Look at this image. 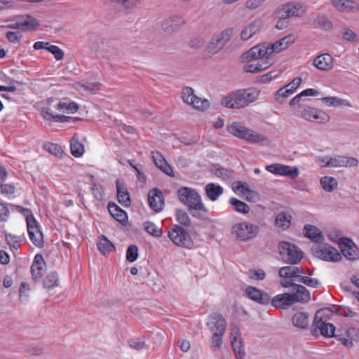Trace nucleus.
<instances>
[{"mask_svg": "<svg viewBox=\"0 0 359 359\" xmlns=\"http://www.w3.org/2000/svg\"><path fill=\"white\" fill-rule=\"evenodd\" d=\"M18 19L21 20L22 22L24 31L36 30L40 25L39 21L29 15H20L18 16Z\"/></svg>", "mask_w": 359, "mask_h": 359, "instance_id": "c9c22d12", "label": "nucleus"}, {"mask_svg": "<svg viewBox=\"0 0 359 359\" xmlns=\"http://www.w3.org/2000/svg\"><path fill=\"white\" fill-rule=\"evenodd\" d=\"M259 91L255 88L241 89L222 98V106L230 109H240L256 101Z\"/></svg>", "mask_w": 359, "mask_h": 359, "instance_id": "7ed1b4c3", "label": "nucleus"}, {"mask_svg": "<svg viewBox=\"0 0 359 359\" xmlns=\"http://www.w3.org/2000/svg\"><path fill=\"white\" fill-rule=\"evenodd\" d=\"M320 182L322 188L327 192L333 191L338 185L337 180L330 176L322 177Z\"/></svg>", "mask_w": 359, "mask_h": 359, "instance_id": "37998d69", "label": "nucleus"}, {"mask_svg": "<svg viewBox=\"0 0 359 359\" xmlns=\"http://www.w3.org/2000/svg\"><path fill=\"white\" fill-rule=\"evenodd\" d=\"M5 241L11 250L14 249L17 250L20 248L22 238L20 236L5 233Z\"/></svg>", "mask_w": 359, "mask_h": 359, "instance_id": "49530a36", "label": "nucleus"}, {"mask_svg": "<svg viewBox=\"0 0 359 359\" xmlns=\"http://www.w3.org/2000/svg\"><path fill=\"white\" fill-rule=\"evenodd\" d=\"M53 107L58 111L65 112L67 114H74L76 112L79 108V104L73 101H59L56 105H54Z\"/></svg>", "mask_w": 359, "mask_h": 359, "instance_id": "e433bc0d", "label": "nucleus"}, {"mask_svg": "<svg viewBox=\"0 0 359 359\" xmlns=\"http://www.w3.org/2000/svg\"><path fill=\"white\" fill-rule=\"evenodd\" d=\"M128 344L130 348L136 351L142 350L145 347V340L143 337L137 339H131L128 341Z\"/></svg>", "mask_w": 359, "mask_h": 359, "instance_id": "052dcab7", "label": "nucleus"}, {"mask_svg": "<svg viewBox=\"0 0 359 359\" xmlns=\"http://www.w3.org/2000/svg\"><path fill=\"white\" fill-rule=\"evenodd\" d=\"M233 32L232 27L222 31L217 36L213 38L208 46V50L211 53H217L230 39Z\"/></svg>", "mask_w": 359, "mask_h": 359, "instance_id": "f8f14e48", "label": "nucleus"}, {"mask_svg": "<svg viewBox=\"0 0 359 359\" xmlns=\"http://www.w3.org/2000/svg\"><path fill=\"white\" fill-rule=\"evenodd\" d=\"M151 158L155 165L169 176H174L172 167L166 162L164 157L158 151L151 152Z\"/></svg>", "mask_w": 359, "mask_h": 359, "instance_id": "c85d7f7f", "label": "nucleus"}, {"mask_svg": "<svg viewBox=\"0 0 359 359\" xmlns=\"http://www.w3.org/2000/svg\"><path fill=\"white\" fill-rule=\"evenodd\" d=\"M211 171L217 177L225 180H233L235 177L233 170L224 168L217 164L212 165Z\"/></svg>", "mask_w": 359, "mask_h": 359, "instance_id": "72a5a7b5", "label": "nucleus"}, {"mask_svg": "<svg viewBox=\"0 0 359 359\" xmlns=\"http://www.w3.org/2000/svg\"><path fill=\"white\" fill-rule=\"evenodd\" d=\"M97 247L101 254L106 255L116 250L115 245L104 235L99 238Z\"/></svg>", "mask_w": 359, "mask_h": 359, "instance_id": "2f4dec72", "label": "nucleus"}, {"mask_svg": "<svg viewBox=\"0 0 359 359\" xmlns=\"http://www.w3.org/2000/svg\"><path fill=\"white\" fill-rule=\"evenodd\" d=\"M43 148L46 151L49 152L50 154L55 156H62V147L58 145L57 144H54L51 142H46L43 145Z\"/></svg>", "mask_w": 359, "mask_h": 359, "instance_id": "8fccbe9b", "label": "nucleus"}, {"mask_svg": "<svg viewBox=\"0 0 359 359\" xmlns=\"http://www.w3.org/2000/svg\"><path fill=\"white\" fill-rule=\"evenodd\" d=\"M232 189L234 192L240 191L242 195H245L246 192H250V188L247 183L241 181H236L232 184Z\"/></svg>", "mask_w": 359, "mask_h": 359, "instance_id": "680f3d73", "label": "nucleus"}, {"mask_svg": "<svg viewBox=\"0 0 359 359\" xmlns=\"http://www.w3.org/2000/svg\"><path fill=\"white\" fill-rule=\"evenodd\" d=\"M47 50L52 53L56 60H62L64 58V52L58 46L55 45H50L47 47Z\"/></svg>", "mask_w": 359, "mask_h": 359, "instance_id": "69168bd1", "label": "nucleus"}, {"mask_svg": "<svg viewBox=\"0 0 359 359\" xmlns=\"http://www.w3.org/2000/svg\"><path fill=\"white\" fill-rule=\"evenodd\" d=\"M207 326L212 332H225L226 321L221 313L215 312L208 316Z\"/></svg>", "mask_w": 359, "mask_h": 359, "instance_id": "dca6fc26", "label": "nucleus"}, {"mask_svg": "<svg viewBox=\"0 0 359 359\" xmlns=\"http://www.w3.org/2000/svg\"><path fill=\"white\" fill-rule=\"evenodd\" d=\"M43 286L46 289H51L55 287L59 283V276L56 271H50L43 278Z\"/></svg>", "mask_w": 359, "mask_h": 359, "instance_id": "ea45409f", "label": "nucleus"}, {"mask_svg": "<svg viewBox=\"0 0 359 359\" xmlns=\"http://www.w3.org/2000/svg\"><path fill=\"white\" fill-rule=\"evenodd\" d=\"M294 303H307L311 299L309 291L303 285L297 284L290 292Z\"/></svg>", "mask_w": 359, "mask_h": 359, "instance_id": "393cba45", "label": "nucleus"}, {"mask_svg": "<svg viewBox=\"0 0 359 359\" xmlns=\"http://www.w3.org/2000/svg\"><path fill=\"white\" fill-rule=\"evenodd\" d=\"M110 1L113 4L123 7L125 9H130L135 6L138 0H110Z\"/></svg>", "mask_w": 359, "mask_h": 359, "instance_id": "bf43d9fd", "label": "nucleus"}, {"mask_svg": "<svg viewBox=\"0 0 359 359\" xmlns=\"http://www.w3.org/2000/svg\"><path fill=\"white\" fill-rule=\"evenodd\" d=\"M116 187L117 191V200L120 204L125 208H128L131 205V199L130 194L125 187L124 184L121 183L118 180L116 181Z\"/></svg>", "mask_w": 359, "mask_h": 359, "instance_id": "bb28decb", "label": "nucleus"}, {"mask_svg": "<svg viewBox=\"0 0 359 359\" xmlns=\"http://www.w3.org/2000/svg\"><path fill=\"white\" fill-rule=\"evenodd\" d=\"M311 251L316 257L323 261L337 262L342 259V255L334 247L327 243L313 246Z\"/></svg>", "mask_w": 359, "mask_h": 359, "instance_id": "0eeeda50", "label": "nucleus"}, {"mask_svg": "<svg viewBox=\"0 0 359 359\" xmlns=\"http://www.w3.org/2000/svg\"><path fill=\"white\" fill-rule=\"evenodd\" d=\"M229 203L232 206L233 210L239 213L245 215L250 212L249 206L245 203L237 199L235 197H231L229 199Z\"/></svg>", "mask_w": 359, "mask_h": 359, "instance_id": "79ce46f5", "label": "nucleus"}, {"mask_svg": "<svg viewBox=\"0 0 359 359\" xmlns=\"http://www.w3.org/2000/svg\"><path fill=\"white\" fill-rule=\"evenodd\" d=\"M284 5L287 9V12L290 14V18L302 17L305 13V10L299 3L290 2L285 4Z\"/></svg>", "mask_w": 359, "mask_h": 359, "instance_id": "4c0bfd02", "label": "nucleus"}, {"mask_svg": "<svg viewBox=\"0 0 359 359\" xmlns=\"http://www.w3.org/2000/svg\"><path fill=\"white\" fill-rule=\"evenodd\" d=\"M226 130L232 135L249 143H259L267 140L265 136L246 128L240 122H233L227 126Z\"/></svg>", "mask_w": 359, "mask_h": 359, "instance_id": "20e7f679", "label": "nucleus"}, {"mask_svg": "<svg viewBox=\"0 0 359 359\" xmlns=\"http://www.w3.org/2000/svg\"><path fill=\"white\" fill-rule=\"evenodd\" d=\"M280 72L278 71H271L266 74L260 76L258 78V81L262 83H266L271 81L273 79H276L279 76Z\"/></svg>", "mask_w": 359, "mask_h": 359, "instance_id": "0e129e2a", "label": "nucleus"}, {"mask_svg": "<svg viewBox=\"0 0 359 359\" xmlns=\"http://www.w3.org/2000/svg\"><path fill=\"white\" fill-rule=\"evenodd\" d=\"M313 65L318 70L329 72L333 69L334 60L330 54L323 53L313 59Z\"/></svg>", "mask_w": 359, "mask_h": 359, "instance_id": "aec40b11", "label": "nucleus"}, {"mask_svg": "<svg viewBox=\"0 0 359 359\" xmlns=\"http://www.w3.org/2000/svg\"><path fill=\"white\" fill-rule=\"evenodd\" d=\"M232 338L233 339L231 341V346L236 359H245V351L241 339H236V336Z\"/></svg>", "mask_w": 359, "mask_h": 359, "instance_id": "58836bf2", "label": "nucleus"}, {"mask_svg": "<svg viewBox=\"0 0 359 359\" xmlns=\"http://www.w3.org/2000/svg\"><path fill=\"white\" fill-rule=\"evenodd\" d=\"M191 105L198 110H205L210 106V102L207 99H202L196 95V98L191 102Z\"/></svg>", "mask_w": 359, "mask_h": 359, "instance_id": "864d4df0", "label": "nucleus"}, {"mask_svg": "<svg viewBox=\"0 0 359 359\" xmlns=\"http://www.w3.org/2000/svg\"><path fill=\"white\" fill-rule=\"evenodd\" d=\"M91 191L96 200L99 201H104V191L100 186H97L95 183H93Z\"/></svg>", "mask_w": 359, "mask_h": 359, "instance_id": "774afa93", "label": "nucleus"}, {"mask_svg": "<svg viewBox=\"0 0 359 359\" xmlns=\"http://www.w3.org/2000/svg\"><path fill=\"white\" fill-rule=\"evenodd\" d=\"M266 170L274 175L287 177L291 180L296 179L299 174V169L297 167L274 163L266 167Z\"/></svg>", "mask_w": 359, "mask_h": 359, "instance_id": "9b49d317", "label": "nucleus"}, {"mask_svg": "<svg viewBox=\"0 0 359 359\" xmlns=\"http://www.w3.org/2000/svg\"><path fill=\"white\" fill-rule=\"evenodd\" d=\"M29 237L31 241L33 243V244L36 246L41 248L43 246V233H33L29 232Z\"/></svg>", "mask_w": 359, "mask_h": 359, "instance_id": "e2e57ef3", "label": "nucleus"}, {"mask_svg": "<svg viewBox=\"0 0 359 359\" xmlns=\"http://www.w3.org/2000/svg\"><path fill=\"white\" fill-rule=\"evenodd\" d=\"M179 201L186 205L191 215L196 219H203L208 213V209L203 203L198 192L188 187H181L177 190Z\"/></svg>", "mask_w": 359, "mask_h": 359, "instance_id": "f03ea898", "label": "nucleus"}, {"mask_svg": "<svg viewBox=\"0 0 359 359\" xmlns=\"http://www.w3.org/2000/svg\"><path fill=\"white\" fill-rule=\"evenodd\" d=\"M271 302L273 306L278 309H286L295 304L292 294L288 292L277 294Z\"/></svg>", "mask_w": 359, "mask_h": 359, "instance_id": "b1692460", "label": "nucleus"}, {"mask_svg": "<svg viewBox=\"0 0 359 359\" xmlns=\"http://www.w3.org/2000/svg\"><path fill=\"white\" fill-rule=\"evenodd\" d=\"M177 221L182 226H188L191 223V219L187 212L183 210L178 209L176 210Z\"/></svg>", "mask_w": 359, "mask_h": 359, "instance_id": "603ef678", "label": "nucleus"}, {"mask_svg": "<svg viewBox=\"0 0 359 359\" xmlns=\"http://www.w3.org/2000/svg\"><path fill=\"white\" fill-rule=\"evenodd\" d=\"M295 41V37L292 34H289L277 41L274 43L268 44L269 53H280V51L286 49L289 45L293 43Z\"/></svg>", "mask_w": 359, "mask_h": 359, "instance_id": "5701e85b", "label": "nucleus"}, {"mask_svg": "<svg viewBox=\"0 0 359 359\" xmlns=\"http://www.w3.org/2000/svg\"><path fill=\"white\" fill-rule=\"evenodd\" d=\"M304 234L305 237L316 243H320L324 240L322 231L313 225H305L304 227Z\"/></svg>", "mask_w": 359, "mask_h": 359, "instance_id": "c756f323", "label": "nucleus"}, {"mask_svg": "<svg viewBox=\"0 0 359 359\" xmlns=\"http://www.w3.org/2000/svg\"><path fill=\"white\" fill-rule=\"evenodd\" d=\"M54 102L53 98H48L47 102L48 105L47 107H42L40 110L41 116L46 121L57 122V123H67L72 122L74 117L67 116L65 115L54 114L53 109L51 107L52 103Z\"/></svg>", "mask_w": 359, "mask_h": 359, "instance_id": "ddd939ff", "label": "nucleus"}, {"mask_svg": "<svg viewBox=\"0 0 359 359\" xmlns=\"http://www.w3.org/2000/svg\"><path fill=\"white\" fill-rule=\"evenodd\" d=\"M298 282L313 288H318L320 286V283L318 280L308 276H300Z\"/></svg>", "mask_w": 359, "mask_h": 359, "instance_id": "13d9d810", "label": "nucleus"}, {"mask_svg": "<svg viewBox=\"0 0 359 359\" xmlns=\"http://www.w3.org/2000/svg\"><path fill=\"white\" fill-rule=\"evenodd\" d=\"M292 320L293 325L299 329L305 330L309 327V315L306 313H296Z\"/></svg>", "mask_w": 359, "mask_h": 359, "instance_id": "473e14b6", "label": "nucleus"}, {"mask_svg": "<svg viewBox=\"0 0 359 359\" xmlns=\"http://www.w3.org/2000/svg\"><path fill=\"white\" fill-rule=\"evenodd\" d=\"M45 265L46 263L43 256L41 254H36L30 269L32 279L34 282L39 281L42 277Z\"/></svg>", "mask_w": 359, "mask_h": 359, "instance_id": "4be33fe9", "label": "nucleus"}, {"mask_svg": "<svg viewBox=\"0 0 359 359\" xmlns=\"http://www.w3.org/2000/svg\"><path fill=\"white\" fill-rule=\"evenodd\" d=\"M269 55H271V53H269L268 44L261 43L253 46L249 50L243 53L241 55V59L243 61L250 62Z\"/></svg>", "mask_w": 359, "mask_h": 359, "instance_id": "4468645a", "label": "nucleus"}, {"mask_svg": "<svg viewBox=\"0 0 359 359\" xmlns=\"http://www.w3.org/2000/svg\"><path fill=\"white\" fill-rule=\"evenodd\" d=\"M274 18L276 20H288L290 14L287 12V9L284 4L278 6L273 13Z\"/></svg>", "mask_w": 359, "mask_h": 359, "instance_id": "5fc2aeb1", "label": "nucleus"}, {"mask_svg": "<svg viewBox=\"0 0 359 359\" xmlns=\"http://www.w3.org/2000/svg\"><path fill=\"white\" fill-rule=\"evenodd\" d=\"M128 163L136 171L138 180L140 182H144L147 177L141 170V165L135 164V160L133 159L128 160Z\"/></svg>", "mask_w": 359, "mask_h": 359, "instance_id": "338daca9", "label": "nucleus"}, {"mask_svg": "<svg viewBox=\"0 0 359 359\" xmlns=\"http://www.w3.org/2000/svg\"><path fill=\"white\" fill-rule=\"evenodd\" d=\"M205 193L208 198L212 201H215L223 194V188L219 185L209 183L205 187Z\"/></svg>", "mask_w": 359, "mask_h": 359, "instance_id": "f704fd0d", "label": "nucleus"}, {"mask_svg": "<svg viewBox=\"0 0 359 359\" xmlns=\"http://www.w3.org/2000/svg\"><path fill=\"white\" fill-rule=\"evenodd\" d=\"M148 203L152 210L160 212L165 205V199L163 192L158 188H154L148 192Z\"/></svg>", "mask_w": 359, "mask_h": 359, "instance_id": "2eb2a0df", "label": "nucleus"}, {"mask_svg": "<svg viewBox=\"0 0 359 359\" xmlns=\"http://www.w3.org/2000/svg\"><path fill=\"white\" fill-rule=\"evenodd\" d=\"M330 3L341 13H354L359 11V4L353 0H330Z\"/></svg>", "mask_w": 359, "mask_h": 359, "instance_id": "a211bd4d", "label": "nucleus"}, {"mask_svg": "<svg viewBox=\"0 0 359 359\" xmlns=\"http://www.w3.org/2000/svg\"><path fill=\"white\" fill-rule=\"evenodd\" d=\"M279 253L284 262L295 265L299 264L303 258V252L294 244L282 241L278 245Z\"/></svg>", "mask_w": 359, "mask_h": 359, "instance_id": "39448f33", "label": "nucleus"}, {"mask_svg": "<svg viewBox=\"0 0 359 359\" xmlns=\"http://www.w3.org/2000/svg\"><path fill=\"white\" fill-rule=\"evenodd\" d=\"M168 236L170 241L177 246L191 248L194 245L189 233L177 224L173 225L172 229L168 231Z\"/></svg>", "mask_w": 359, "mask_h": 359, "instance_id": "1a4fd4ad", "label": "nucleus"}, {"mask_svg": "<svg viewBox=\"0 0 359 359\" xmlns=\"http://www.w3.org/2000/svg\"><path fill=\"white\" fill-rule=\"evenodd\" d=\"M182 97L184 102L191 105V102L196 98L194 89L190 87L184 88L182 93Z\"/></svg>", "mask_w": 359, "mask_h": 359, "instance_id": "4d7b16f0", "label": "nucleus"}, {"mask_svg": "<svg viewBox=\"0 0 359 359\" xmlns=\"http://www.w3.org/2000/svg\"><path fill=\"white\" fill-rule=\"evenodd\" d=\"M294 114L307 121H316L319 123H326L330 120V116L325 111L303 104L295 107Z\"/></svg>", "mask_w": 359, "mask_h": 359, "instance_id": "423d86ee", "label": "nucleus"}, {"mask_svg": "<svg viewBox=\"0 0 359 359\" xmlns=\"http://www.w3.org/2000/svg\"><path fill=\"white\" fill-rule=\"evenodd\" d=\"M262 27V21L259 19L255 20L246 27H245L241 32V39L246 41L255 35Z\"/></svg>", "mask_w": 359, "mask_h": 359, "instance_id": "cd10ccee", "label": "nucleus"}, {"mask_svg": "<svg viewBox=\"0 0 359 359\" xmlns=\"http://www.w3.org/2000/svg\"><path fill=\"white\" fill-rule=\"evenodd\" d=\"M359 161L354 157H348L344 156H334L330 157L329 161L326 165L329 168L333 167H355Z\"/></svg>", "mask_w": 359, "mask_h": 359, "instance_id": "f3484780", "label": "nucleus"}, {"mask_svg": "<svg viewBox=\"0 0 359 359\" xmlns=\"http://www.w3.org/2000/svg\"><path fill=\"white\" fill-rule=\"evenodd\" d=\"M185 22V20L182 16L172 15L163 20L162 29L165 32L173 33L177 31Z\"/></svg>", "mask_w": 359, "mask_h": 359, "instance_id": "412c9836", "label": "nucleus"}, {"mask_svg": "<svg viewBox=\"0 0 359 359\" xmlns=\"http://www.w3.org/2000/svg\"><path fill=\"white\" fill-rule=\"evenodd\" d=\"M70 149L71 154L76 158H79L83 154L84 147L75 135L71 139Z\"/></svg>", "mask_w": 359, "mask_h": 359, "instance_id": "a19ab883", "label": "nucleus"}, {"mask_svg": "<svg viewBox=\"0 0 359 359\" xmlns=\"http://www.w3.org/2000/svg\"><path fill=\"white\" fill-rule=\"evenodd\" d=\"M107 207L111 217L123 225H126L128 220L127 212L114 202H109Z\"/></svg>", "mask_w": 359, "mask_h": 359, "instance_id": "a878e982", "label": "nucleus"}, {"mask_svg": "<svg viewBox=\"0 0 359 359\" xmlns=\"http://www.w3.org/2000/svg\"><path fill=\"white\" fill-rule=\"evenodd\" d=\"M138 257V248L135 245H130L126 250V259L129 262H134Z\"/></svg>", "mask_w": 359, "mask_h": 359, "instance_id": "6e6d98bb", "label": "nucleus"}, {"mask_svg": "<svg viewBox=\"0 0 359 359\" xmlns=\"http://www.w3.org/2000/svg\"><path fill=\"white\" fill-rule=\"evenodd\" d=\"M316 28H320L323 30H329L332 27V22L325 15H318L313 21Z\"/></svg>", "mask_w": 359, "mask_h": 359, "instance_id": "c03bdc74", "label": "nucleus"}, {"mask_svg": "<svg viewBox=\"0 0 359 359\" xmlns=\"http://www.w3.org/2000/svg\"><path fill=\"white\" fill-rule=\"evenodd\" d=\"M321 100L323 103L328 106L339 107L344 105L351 107V104L347 100L337 97H323Z\"/></svg>", "mask_w": 359, "mask_h": 359, "instance_id": "a18cd8bd", "label": "nucleus"}, {"mask_svg": "<svg viewBox=\"0 0 359 359\" xmlns=\"http://www.w3.org/2000/svg\"><path fill=\"white\" fill-rule=\"evenodd\" d=\"M247 296L252 301L262 305L268 304L271 297L268 293L253 286H248L245 289Z\"/></svg>", "mask_w": 359, "mask_h": 359, "instance_id": "6ab92c4d", "label": "nucleus"}, {"mask_svg": "<svg viewBox=\"0 0 359 359\" xmlns=\"http://www.w3.org/2000/svg\"><path fill=\"white\" fill-rule=\"evenodd\" d=\"M212 337L211 338V348L213 351H217L220 349L222 346V337L224 332H212Z\"/></svg>", "mask_w": 359, "mask_h": 359, "instance_id": "3c124183", "label": "nucleus"}, {"mask_svg": "<svg viewBox=\"0 0 359 359\" xmlns=\"http://www.w3.org/2000/svg\"><path fill=\"white\" fill-rule=\"evenodd\" d=\"M332 313V311L330 308L317 311L310 329L311 334L315 337L321 334L327 338L334 337L346 347L352 348L353 341L359 342V328L351 327L346 329V335L348 339L344 337L341 334H336L335 326L327 322Z\"/></svg>", "mask_w": 359, "mask_h": 359, "instance_id": "f257e3e1", "label": "nucleus"}, {"mask_svg": "<svg viewBox=\"0 0 359 359\" xmlns=\"http://www.w3.org/2000/svg\"><path fill=\"white\" fill-rule=\"evenodd\" d=\"M144 229L148 233L155 237H161L163 234L161 229L158 228L151 222H145L144 223Z\"/></svg>", "mask_w": 359, "mask_h": 359, "instance_id": "09e8293b", "label": "nucleus"}, {"mask_svg": "<svg viewBox=\"0 0 359 359\" xmlns=\"http://www.w3.org/2000/svg\"><path fill=\"white\" fill-rule=\"evenodd\" d=\"M292 216L285 212H279L275 219V226L279 231H285L291 225Z\"/></svg>", "mask_w": 359, "mask_h": 359, "instance_id": "7c9ffc66", "label": "nucleus"}, {"mask_svg": "<svg viewBox=\"0 0 359 359\" xmlns=\"http://www.w3.org/2000/svg\"><path fill=\"white\" fill-rule=\"evenodd\" d=\"M292 94V90L287 89L286 87L283 86L276 92L274 98L276 102L283 104L284 101Z\"/></svg>", "mask_w": 359, "mask_h": 359, "instance_id": "de8ad7c7", "label": "nucleus"}, {"mask_svg": "<svg viewBox=\"0 0 359 359\" xmlns=\"http://www.w3.org/2000/svg\"><path fill=\"white\" fill-rule=\"evenodd\" d=\"M259 227L249 222H243L233 226L232 233L236 238L241 241L252 239L259 233Z\"/></svg>", "mask_w": 359, "mask_h": 359, "instance_id": "6e6552de", "label": "nucleus"}, {"mask_svg": "<svg viewBox=\"0 0 359 359\" xmlns=\"http://www.w3.org/2000/svg\"><path fill=\"white\" fill-rule=\"evenodd\" d=\"M337 244L341 254L348 260L355 261L359 259V249L352 239L342 237L339 239Z\"/></svg>", "mask_w": 359, "mask_h": 359, "instance_id": "9d476101", "label": "nucleus"}]
</instances>
